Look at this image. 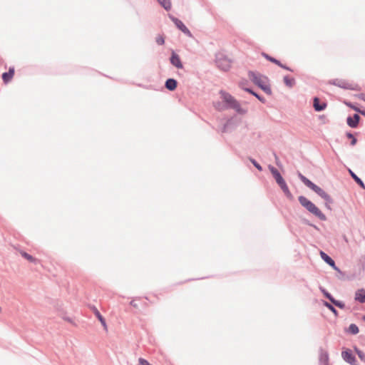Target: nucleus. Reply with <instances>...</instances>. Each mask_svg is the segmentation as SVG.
<instances>
[{
	"label": "nucleus",
	"instance_id": "nucleus-1",
	"mask_svg": "<svg viewBox=\"0 0 365 365\" xmlns=\"http://www.w3.org/2000/svg\"><path fill=\"white\" fill-rule=\"evenodd\" d=\"M220 98L223 101L224 103L220 102H215L214 106L219 110H222L226 108H233L238 110L240 109V104L238 102L228 93L221 91L220 92Z\"/></svg>",
	"mask_w": 365,
	"mask_h": 365
},
{
	"label": "nucleus",
	"instance_id": "nucleus-2",
	"mask_svg": "<svg viewBox=\"0 0 365 365\" xmlns=\"http://www.w3.org/2000/svg\"><path fill=\"white\" fill-rule=\"evenodd\" d=\"M250 79L259 87H260L267 93H271V89L268 85V79L266 76H262L253 71H250L248 73Z\"/></svg>",
	"mask_w": 365,
	"mask_h": 365
},
{
	"label": "nucleus",
	"instance_id": "nucleus-3",
	"mask_svg": "<svg viewBox=\"0 0 365 365\" xmlns=\"http://www.w3.org/2000/svg\"><path fill=\"white\" fill-rule=\"evenodd\" d=\"M299 177L300 180L302 181V182L309 187L311 190L314 191L317 194H318L321 197L324 199L325 200L330 202L331 200L330 196L324 191L321 187L314 184L312 181H310L308 178H307L305 176L302 175V174L299 175Z\"/></svg>",
	"mask_w": 365,
	"mask_h": 365
},
{
	"label": "nucleus",
	"instance_id": "nucleus-4",
	"mask_svg": "<svg viewBox=\"0 0 365 365\" xmlns=\"http://www.w3.org/2000/svg\"><path fill=\"white\" fill-rule=\"evenodd\" d=\"M299 201L300 204L304 207L307 210H309L311 213L318 217L322 220L325 219L324 215L321 212V210L310 200H309L307 197L304 196L299 197Z\"/></svg>",
	"mask_w": 365,
	"mask_h": 365
},
{
	"label": "nucleus",
	"instance_id": "nucleus-5",
	"mask_svg": "<svg viewBox=\"0 0 365 365\" xmlns=\"http://www.w3.org/2000/svg\"><path fill=\"white\" fill-rule=\"evenodd\" d=\"M270 172L272 173L273 177L274 178L277 184L280 186L284 194L289 198H292V194L280 173L279 171L274 167H269Z\"/></svg>",
	"mask_w": 365,
	"mask_h": 365
},
{
	"label": "nucleus",
	"instance_id": "nucleus-6",
	"mask_svg": "<svg viewBox=\"0 0 365 365\" xmlns=\"http://www.w3.org/2000/svg\"><path fill=\"white\" fill-rule=\"evenodd\" d=\"M217 64L223 71H227L231 67V61L227 58L223 56L219 57L217 59Z\"/></svg>",
	"mask_w": 365,
	"mask_h": 365
},
{
	"label": "nucleus",
	"instance_id": "nucleus-7",
	"mask_svg": "<svg viewBox=\"0 0 365 365\" xmlns=\"http://www.w3.org/2000/svg\"><path fill=\"white\" fill-rule=\"evenodd\" d=\"M320 255H321V257L328 264H329L331 267H333L335 270H339V269L337 268V267L336 266L335 264V262L330 257H329L325 252L321 251L320 252Z\"/></svg>",
	"mask_w": 365,
	"mask_h": 365
},
{
	"label": "nucleus",
	"instance_id": "nucleus-8",
	"mask_svg": "<svg viewBox=\"0 0 365 365\" xmlns=\"http://www.w3.org/2000/svg\"><path fill=\"white\" fill-rule=\"evenodd\" d=\"M343 359L348 363L354 364L355 362V357L353 356L349 350L342 351L341 353Z\"/></svg>",
	"mask_w": 365,
	"mask_h": 365
},
{
	"label": "nucleus",
	"instance_id": "nucleus-9",
	"mask_svg": "<svg viewBox=\"0 0 365 365\" xmlns=\"http://www.w3.org/2000/svg\"><path fill=\"white\" fill-rule=\"evenodd\" d=\"M170 62L173 66H175L178 68H182V64L181 63L180 58L179 56L176 53H173L170 58Z\"/></svg>",
	"mask_w": 365,
	"mask_h": 365
},
{
	"label": "nucleus",
	"instance_id": "nucleus-10",
	"mask_svg": "<svg viewBox=\"0 0 365 365\" xmlns=\"http://www.w3.org/2000/svg\"><path fill=\"white\" fill-rule=\"evenodd\" d=\"M360 117L358 114H354L353 117L347 118V124L351 128H356L359 123Z\"/></svg>",
	"mask_w": 365,
	"mask_h": 365
},
{
	"label": "nucleus",
	"instance_id": "nucleus-11",
	"mask_svg": "<svg viewBox=\"0 0 365 365\" xmlns=\"http://www.w3.org/2000/svg\"><path fill=\"white\" fill-rule=\"evenodd\" d=\"M14 68H10L9 72L2 74V79L5 83H9L14 77Z\"/></svg>",
	"mask_w": 365,
	"mask_h": 365
},
{
	"label": "nucleus",
	"instance_id": "nucleus-12",
	"mask_svg": "<svg viewBox=\"0 0 365 365\" xmlns=\"http://www.w3.org/2000/svg\"><path fill=\"white\" fill-rule=\"evenodd\" d=\"M327 104L325 103H320L318 98L314 99V108L317 111H321L325 109Z\"/></svg>",
	"mask_w": 365,
	"mask_h": 365
},
{
	"label": "nucleus",
	"instance_id": "nucleus-13",
	"mask_svg": "<svg viewBox=\"0 0 365 365\" xmlns=\"http://www.w3.org/2000/svg\"><path fill=\"white\" fill-rule=\"evenodd\" d=\"M355 299L361 303L365 302V290L359 289L355 294Z\"/></svg>",
	"mask_w": 365,
	"mask_h": 365
},
{
	"label": "nucleus",
	"instance_id": "nucleus-14",
	"mask_svg": "<svg viewBox=\"0 0 365 365\" xmlns=\"http://www.w3.org/2000/svg\"><path fill=\"white\" fill-rule=\"evenodd\" d=\"M165 87L170 91H174L177 87V81L173 78L168 79L165 82Z\"/></svg>",
	"mask_w": 365,
	"mask_h": 365
},
{
	"label": "nucleus",
	"instance_id": "nucleus-15",
	"mask_svg": "<svg viewBox=\"0 0 365 365\" xmlns=\"http://www.w3.org/2000/svg\"><path fill=\"white\" fill-rule=\"evenodd\" d=\"M319 361L322 365H328L329 355L325 351H322L319 356Z\"/></svg>",
	"mask_w": 365,
	"mask_h": 365
},
{
	"label": "nucleus",
	"instance_id": "nucleus-16",
	"mask_svg": "<svg viewBox=\"0 0 365 365\" xmlns=\"http://www.w3.org/2000/svg\"><path fill=\"white\" fill-rule=\"evenodd\" d=\"M262 56H263L264 57H265V58H266L267 60H269V61H271V62H272V63H274L275 64H277V65L279 66L280 67H282V68H286V69L289 70V68H287L286 66H283L282 64H281V63H280V62H279L278 60H277V59H275V58H272V57H271V56H268L267 53H262Z\"/></svg>",
	"mask_w": 365,
	"mask_h": 365
},
{
	"label": "nucleus",
	"instance_id": "nucleus-17",
	"mask_svg": "<svg viewBox=\"0 0 365 365\" xmlns=\"http://www.w3.org/2000/svg\"><path fill=\"white\" fill-rule=\"evenodd\" d=\"M284 83L287 86L292 88L295 84V79L287 76L284 77Z\"/></svg>",
	"mask_w": 365,
	"mask_h": 365
},
{
	"label": "nucleus",
	"instance_id": "nucleus-18",
	"mask_svg": "<svg viewBox=\"0 0 365 365\" xmlns=\"http://www.w3.org/2000/svg\"><path fill=\"white\" fill-rule=\"evenodd\" d=\"M158 1L165 10H170L171 9L172 4L170 0H158Z\"/></svg>",
	"mask_w": 365,
	"mask_h": 365
},
{
	"label": "nucleus",
	"instance_id": "nucleus-19",
	"mask_svg": "<svg viewBox=\"0 0 365 365\" xmlns=\"http://www.w3.org/2000/svg\"><path fill=\"white\" fill-rule=\"evenodd\" d=\"M20 254L24 258H25L26 259L31 262L36 263L37 262V259L36 258H34L29 254L26 253V252L20 251Z\"/></svg>",
	"mask_w": 365,
	"mask_h": 365
},
{
	"label": "nucleus",
	"instance_id": "nucleus-20",
	"mask_svg": "<svg viewBox=\"0 0 365 365\" xmlns=\"http://www.w3.org/2000/svg\"><path fill=\"white\" fill-rule=\"evenodd\" d=\"M349 173L351 175V177L354 179V180L363 188L365 187V185L362 180L358 178L351 170H349Z\"/></svg>",
	"mask_w": 365,
	"mask_h": 365
},
{
	"label": "nucleus",
	"instance_id": "nucleus-21",
	"mask_svg": "<svg viewBox=\"0 0 365 365\" xmlns=\"http://www.w3.org/2000/svg\"><path fill=\"white\" fill-rule=\"evenodd\" d=\"M348 331L352 334H356L359 333V328L356 324H351L349 327Z\"/></svg>",
	"mask_w": 365,
	"mask_h": 365
},
{
	"label": "nucleus",
	"instance_id": "nucleus-22",
	"mask_svg": "<svg viewBox=\"0 0 365 365\" xmlns=\"http://www.w3.org/2000/svg\"><path fill=\"white\" fill-rule=\"evenodd\" d=\"M96 317H98V319H99V321L101 322V324L103 325V327L105 328V329H107V324H106V320L105 319L102 317V315L100 314V312L98 311H96Z\"/></svg>",
	"mask_w": 365,
	"mask_h": 365
},
{
	"label": "nucleus",
	"instance_id": "nucleus-23",
	"mask_svg": "<svg viewBox=\"0 0 365 365\" xmlns=\"http://www.w3.org/2000/svg\"><path fill=\"white\" fill-rule=\"evenodd\" d=\"M178 28L182 31V32H184L185 34H187V36H190V31L187 29V27L185 26V24H176Z\"/></svg>",
	"mask_w": 365,
	"mask_h": 365
},
{
	"label": "nucleus",
	"instance_id": "nucleus-24",
	"mask_svg": "<svg viewBox=\"0 0 365 365\" xmlns=\"http://www.w3.org/2000/svg\"><path fill=\"white\" fill-rule=\"evenodd\" d=\"M329 300L333 304H334L336 307H339L341 309L344 307V304L342 302L335 300L332 297H331V299H329Z\"/></svg>",
	"mask_w": 365,
	"mask_h": 365
},
{
	"label": "nucleus",
	"instance_id": "nucleus-25",
	"mask_svg": "<svg viewBox=\"0 0 365 365\" xmlns=\"http://www.w3.org/2000/svg\"><path fill=\"white\" fill-rule=\"evenodd\" d=\"M329 300L333 304H334L336 307H339L341 309L344 307V304L342 302L335 300L332 297H331V299H329Z\"/></svg>",
	"mask_w": 365,
	"mask_h": 365
},
{
	"label": "nucleus",
	"instance_id": "nucleus-26",
	"mask_svg": "<svg viewBox=\"0 0 365 365\" xmlns=\"http://www.w3.org/2000/svg\"><path fill=\"white\" fill-rule=\"evenodd\" d=\"M329 300L333 304H334L336 307H339L341 309L344 307V304L342 302L335 300L332 297H331V299H329Z\"/></svg>",
	"mask_w": 365,
	"mask_h": 365
},
{
	"label": "nucleus",
	"instance_id": "nucleus-27",
	"mask_svg": "<svg viewBox=\"0 0 365 365\" xmlns=\"http://www.w3.org/2000/svg\"><path fill=\"white\" fill-rule=\"evenodd\" d=\"M346 136L348 138L351 140V145H354L356 143V139L354 137V135L351 133H346Z\"/></svg>",
	"mask_w": 365,
	"mask_h": 365
},
{
	"label": "nucleus",
	"instance_id": "nucleus-28",
	"mask_svg": "<svg viewBox=\"0 0 365 365\" xmlns=\"http://www.w3.org/2000/svg\"><path fill=\"white\" fill-rule=\"evenodd\" d=\"M356 352L361 360L365 361V354L362 351L356 349Z\"/></svg>",
	"mask_w": 365,
	"mask_h": 365
},
{
	"label": "nucleus",
	"instance_id": "nucleus-29",
	"mask_svg": "<svg viewBox=\"0 0 365 365\" xmlns=\"http://www.w3.org/2000/svg\"><path fill=\"white\" fill-rule=\"evenodd\" d=\"M324 305L329 309H330L333 313H334L335 314H337V312L336 310L334 308V307L332 305H331L330 304H329L328 302H324Z\"/></svg>",
	"mask_w": 365,
	"mask_h": 365
},
{
	"label": "nucleus",
	"instance_id": "nucleus-30",
	"mask_svg": "<svg viewBox=\"0 0 365 365\" xmlns=\"http://www.w3.org/2000/svg\"><path fill=\"white\" fill-rule=\"evenodd\" d=\"M156 42L159 45H163L165 42L164 38L162 36H159L156 38Z\"/></svg>",
	"mask_w": 365,
	"mask_h": 365
},
{
	"label": "nucleus",
	"instance_id": "nucleus-31",
	"mask_svg": "<svg viewBox=\"0 0 365 365\" xmlns=\"http://www.w3.org/2000/svg\"><path fill=\"white\" fill-rule=\"evenodd\" d=\"M251 162H252V163L255 166V168H256L257 170H262V168L261 165H260L259 163H257L255 160L252 159V160H251Z\"/></svg>",
	"mask_w": 365,
	"mask_h": 365
},
{
	"label": "nucleus",
	"instance_id": "nucleus-32",
	"mask_svg": "<svg viewBox=\"0 0 365 365\" xmlns=\"http://www.w3.org/2000/svg\"><path fill=\"white\" fill-rule=\"evenodd\" d=\"M245 90L250 93H252V95H254L255 96H256L257 98H259V95H257V93H255L254 91H252V90L249 89V88H245Z\"/></svg>",
	"mask_w": 365,
	"mask_h": 365
},
{
	"label": "nucleus",
	"instance_id": "nucleus-33",
	"mask_svg": "<svg viewBox=\"0 0 365 365\" xmlns=\"http://www.w3.org/2000/svg\"><path fill=\"white\" fill-rule=\"evenodd\" d=\"M324 296L328 298L329 299H331V294L329 293H328L327 292H326L324 289L322 290Z\"/></svg>",
	"mask_w": 365,
	"mask_h": 365
},
{
	"label": "nucleus",
	"instance_id": "nucleus-34",
	"mask_svg": "<svg viewBox=\"0 0 365 365\" xmlns=\"http://www.w3.org/2000/svg\"><path fill=\"white\" fill-rule=\"evenodd\" d=\"M359 98L361 100H363L364 101H365V94L364 93H361L359 96Z\"/></svg>",
	"mask_w": 365,
	"mask_h": 365
},
{
	"label": "nucleus",
	"instance_id": "nucleus-35",
	"mask_svg": "<svg viewBox=\"0 0 365 365\" xmlns=\"http://www.w3.org/2000/svg\"><path fill=\"white\" fill-rule=\"evenodd\" d=\"M130 305H132L133 307H135V308H138V304H136L133 300H132V301L130 302Z\"/></svg>",
	"mask_w": 365,
	"mask_h": 365
},
{
	"label": "nucleus",
	"instance_id": "nucleus-36",
	"mask_svg": "<svg viewBox=\"0 0 365 365\" xmlns=\"http://www.w3.org/2000/svg\"><path fill=\"white\" fill-rule=\"evenodd\" d=\"M363 320L365 321V315L363 317Z\"/></svg>",
	"mask_w": 365,
	"mask_h": 365
}]
</instances>
